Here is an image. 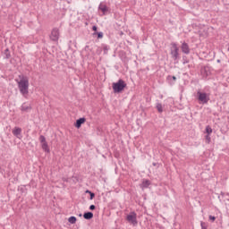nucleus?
Returning a JSON list of instances; mask_svg holds the SVG:
<instances>
[{"instance_id": "obj_1", "label": "nucleus", "mask_w": 229, "mask_h": 229, "mask_svg": "<svg viewBox=\"0 0 229 229\" xmlns=\"http://www.w3.org/2000/svg\"><path fill=\"white\" fill-rule=\"evenodd\" d=\"M20 81L16 80L18 89L23 98H28L30 94V79L24 75H19Z\"/></svg>"}, {"instance_id": "obj_2", "label": "nucleus", "mask_w": 229, "mask_h": 229, "mask_svg": "<svg viewBox=\"0 0 229 229\" xmlns=\"http://www.w3.org/2000/svg\"><path fill=\"white\" fill-rule=\"evenodd\" d=\"M126 89V82L123 80H119L117 82L113 83V90L114 94H119L120 92H123Z\"/></svg>"}, {"instance_id": "obj_3", "label": "nucleus", "mask_w": 229, "mask_h": 229, "mask_svg": "<svg viewBox=\"0 0 229 229\" xmlns=\"http://www.w3.org/2000/svg\"><path fill=\"white\" fill-rule=\"evenodd\" d=\"M197 99L200 105H207L210 101V96L206 92L198 91Z\"/></svg>"}, {"instance_id": "obj_4", "label": "nucleus", "mask_w": 229, "mask_h": 229, "mask_svg": "<svg viewBox=\"0 0 229 229\" xmlns=\"http://www.w3.org/2000/svg\"><path fill=\"white\" fill-rule=\"evenodd\" d=\"M171 46L172 47L170 49V55L173 60L176 62V60L180 58V48L178 47V45L176 43H172Z\"/></svg>"}, {"instance_id": "obj_5", "label": "nucleus", "mask_w": 229, "mask_h": 229, "mask_svg": "<svg viewBox=\"0 0 229 229\" xmlns=\"http://www.w3.org/2000/svg\"><path fill=\"white\" fill-rule=\"evenodd\" d=\"M126 220L131 225H133V226H136V225H138V222H137V213L131 212L129 215H127Z\"/></svg>"}, {"instance_id": "obj_6", "label": "nucleus", "mask_w": 229, "mask_h": 229, "mask_svg": "<svg viewBox=\"0 0 229 229\" xmlns=\"http://www.w3.org/2000/svg\"><path fill=\"white\" fill-rule=\"evenodd\" d=\"M59 38H60V30H58V28H54L50 34V40H53V42H57Z\"/></svg>"}, {"instance_id": "obj_7", "label": "nucleus", "mask_w": 229, "mask_h": 229, "mask_svg": "<svg viewBox=\"0 0 229 229\" xmlns=\"http://www.w3.org/2000/svg\"><path fill=\"white\" fill-rule=\"evenodd\" d=\"M39 141L41 142L42 149L45 150L46 153H49V146L47 145V141H46V137H44V135L39 137Z\"/></svg>"}, {"instance_id": "obj_8", "label": "nucleus", "mask_w": 229, "mask_h": 229, "mask_svg": "<svg viewBox=\"0 0 229 229\" xmlns=\"http://www.w3.org/2000/svg\"><path fill=\"white\" fill-rule=\"evenodd\" d=\"M181 49L184 55H189L191 53V47H189V44L186 42L182 43Z\"/></svg>"}, {"instance_id": "obj_9", "label": "nucleus", "mask_w": 229, "mask_h": 229, "mask_svg": "<svg viewBox=\"0 0 229 229\" xmlns=\"http://www.w3.org/2000/svg\"><path fill=\"white\" fill-rule=\"evenodd\" d=\"M21 133L22 129L21 127H14V129L13 130V135H14V137H17V139H21Z\"/></svg>"}, {"instance_id": "obj_10", "label": "nucleus", "mask_w": 229, "mask_h": 229, "mask_svg": "<svg viewBox=\"0 0 229 229\" xmlns=\"http://www.w3.org/2000/svg\"><path fill=\"white\" fill-rule=\"evenodd\" d=\"M200 74L203 76V78H208V76L210 75V72L208 71V67L201 68Z\"/></svg>"}, {"instance_id": "obj_11", "label": "nucleus", "mask_w": 229, "mask_h": 229, "mask_svg": "<svg viewBox=\"0 0 229 229\" xmlns=\"http://www.w3.org/2000/svg\"><path fill=\"white\" fill-rule=\"evenodd\" d=\"M31 110V104L23 103L21 105V112H30Z\"/></svg>"}, {"instance_id": "obj_12", "label": "nucleus", "mask_w": 229, "mask_h": 229, "mask_svg": "<svg viewBox=\"0 0 229 229\" xmlns=\"http://www.w3.org/2000/svg\"><path fill=\"white\" fill-rule=\"evenodd\" d=\"M85 121L86 119L84 117L78 119L75 123V128H81V124H83Z\"/></svg>"}, {"instance_id": "obj_13", "label": "nucleus", "mask_w": 229, "mask_h": 229, "mask_svg": "<svg viewBox=\"0 0 229 229\" xmlns=\"http://www.w3.org/2000/svg\"><path fill=\"white\" fill-rule=\"evenodd\" d=\"M83 217H84V219H88V220L92 219V217H94V213L93 212H86V213H84Z\"/></svg>"}, {"instance_id": "obj_14", "label": "nucleus", "mask_w": 229, "mask_h": 229, "mask_svg": "<svg viewBox=\"0 0 229 229\" xmlns=\"http://www.w3.org/2000/svg\"><path fill=\"white\" fill-rule=\"evenodd\" d=\"M98 9L101 12H103V13H105L108 10V8L106 7V5H105V4H100L99 6H98Z\"/></svg>"}, {"instance_id": "obj_15", "label": "nucleus", "mask_w": 229, "mask_h": 229, "mask_svg": "<svg viewBox=\"0 0 229 229\" xmlns=\"http://www.w3.org/2000/svg\"><path fill=\"white\" fill-rule=\"evenodd\" d=\"M148 185H151V182L149 181L146 180V181L142 182L141 187H142V189H148Z\"/></svg>"}, {"instance_id": "obj_16", "label": "nucleus", "mask_w": 229, "mask_h": 229, "mask_svg": "<svg viewBox=\"0 0 229 229\" xmlns=\"http://www.w3.org/2000/svg\"><path fill=\"white\" fill-rule=\"evenodd\" d=\"M156 108L159 112V114H162V112H164V106H162V104L160 103L157 104Z\"/></svg>"}, {"instance_id": "obj_17", "label": "nucleus", "mask_w": 229, "mask_h": 229, "mask_svg": "<svg viewBox=\"0 0 229 229\" xmlns=\"http://www.w3.org/2000/svg\"><path fill=\"white\" fill-rule=\"evenodd\" d=\"M10 56H12L10 55V50L8 48H6L4 51V58H6V60H8V58H10Z\"/></svg>"}, {"instance_id": "obj_18", "label": "nucleus", "mask_w": 229, "mask_h": 229, "mask_svg": "<svg viewBox=\"0 0 229 229\" xmlns=\"http://www.w3.org/2000/svg\"><path fill=\"white\" fill-rule=\"evenodd\" d=\"M109 50H110V47H109V46H107V45H103L104 55H106Z\"/></svg>"}, {"instance_id": "obj_19", "label": "nucleus", "mask_w": 229, "mask_h": 229, "mask_svg": "<svg viewBox=\"0 0 229 229\" xmlns=\"http://www.w3.org/2000/svg\"><path fill=\"white\" fill-rule=\"evenodd\" d=\"M68 222L71 223V225H74L76 223V216H70Z\"/></svg>"}, {"instance_id": "obj_20", "label": "nucleus", "mask_w": 229, "mask_h": 229, "mask_svg": "<svg viewBox=\"0 0 229 229\" xmlns=\"http://www.w3.org/2000/svg\"><path fill=\"white\" fill-rule=\"evenodd\" d=\"M206 133H207L208 135H210V134L212 133V127H210V125H208V126L206 127Z\"/></svg>"}, {"instance_id": "obj_21", "label": "nucleus", "mask_w": 229, "mask_h": 229, "mask_svg": "<svg viewBox=\"0 0 229 229\" xmlns=\"http://www.w3.org/2000/svg\"><path fill=\"white\" fill-rule=\"evenodd\" d=\"M205 139H206L207 144H210V140H211L210 134H207Z\"/></svg>"}, {"instance_id": "obj_22", "label": "nucleus", "mask_w": 229, "mask_h": 229, "mask_svg": "<svg viewBox=\"0 0 229 229\" xmlns=\"http://www.w3.org/2000/svg\"><path fill=\"white\" fill-rule=\"evenodd\" d=\"M167 80H173L174 81H176V77H175V76H171V75H169V76L167 77Z\"/></svg>"}, {"instance_id": "obj_23", "label": "nucleus", "mask_w": 229, "mask_h": 229, "mask_svg": "<svg viewBox=\"0 0 229 229\" xmlns=\"http://www.w3.org/2000/svg\"><path fill=\"white\" fill-rule=\"evenodd\" d=\"M90 198L89 199H94V198L96 197V194L94 192H89Z\"/></svg>"}, {"instance_id": "obj_24", "label": "nucleus", "mask_w": 229, "mask_h": 229, "mask_svg": "<svg viewBox=\"0 0 229 229\" xmlns=\"http://www.w3.org/2000/svg\"><path fill=\"white\" fill-rule=\"evenodd\" d=\"M209 220L212 221V222L216 221V216L210 215L209 216Z\"/></svg>"}, {"instance_id": "obj_25", "label": "nucleus", "mask_w": 229, "mask_h": 229, "mask_svg": "<svg viewBox=\"0 0 229 229\" xmlns=\"http://www.w3.org/2000/svg\"><path fill=\"white\" fill-rule=\"evenodd\" d=\"M98 38H103V32H98Z\"/></svg>"}, {"instance_id": "obj_26", "label": "nucleus", "mask_w": 229, "mask_h": 229, "mask_svg": "<svg viewBox=\"0 0 229 229\" xmlns=\"http://www.w3.org/2000/svg\"><path fill=\"white\" fill-rule=\"evenodd\" d=\"M89 210H96V206L95 205H90L89 206Z\"/></svg>"}, {"instance_id": "obj_27", "label": "nucleus", "mask_w": 229, "mask_h": 229, "mask_svg": "<svg viewBox=\"0 0 229 229\" xmlns=\"http://www.w3.org/2000/svg\"><path fill=\"white\" fill-rule=\"evenodd\" d=\"M200 225L202 229H207V225H205V223L201 222Z\"/></svg>"}, {"instance_id": "obj_28", "label": "nucleus", "mask_w": 229, "mask_h": 229, "mask_svg": "<svg viewBox=\"0 0 229 229\" xmlns=\"http://www.w3.org/2000/svg\"><path fill=\"white\" fill-rule=\"evenodd\" d=\"M101 48L100 47H98V49H97V55H101Z\"/></svg>"}, {"instance_id": "obj_29", "label": "nucleus", "mask_w": 229, "mask_h": 229, "mask_svg": "<svg viewBox=\"0 0 229 229\" xmlns=\"http://www.w3.org/2000/svg\"><path fill=\"white\" fill-rule=\"evenodd\" d=\"M92 30H93V31H98V27H97L96 25H94V26L92 27Z\"/></svg>"}, {"instance_id": "obj_30", "label": "nucleus", "mask_w": 229, "mask_h": 229, "mask_svg": "<svg viewBox=\"0 0 229 229\" xmlns=\"http://www.w3.org/2000/svg\"><path fill=\"white\" fill-rule=\"evenodd\" d=\"M90 192H92V191H90L89 190L86 191V194H90Z\"/></svg>"}, {"instance_id": "obj_31", "label": "nucleus", "mask_w": 229, "mask_h": 229, "mask_svg": "<svg viewBox=\"0 0 229 229\" xmlns=\"http://www.w3.org/2000/svg\"><path fill=\"white\" fill-rule=\"evenodd\" d=\"M152 165L156 166V165H157V163H153Z\"/></svg>"}, {"instance_id": "obj_32", "label": "nucleus", "mask_w": 229, "mask_h": 229, "mask_svg": "<svg viewBox=\"0 0 229 229\" xmlns=\"http://www.w3.org/2000/svg\"><path fill=\"white\" fill-rule=\"evenodd\" d=\"M79 216L81 217V214H80Z\"/></svg>"}]
</instances>
